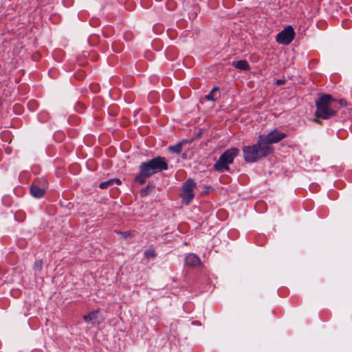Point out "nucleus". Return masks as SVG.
I'll return each mask as SVG.
<instances>
[{"label":"nucleus","mask_w":352,"mask_h":352,"mask_svg":"<svg viewBox=\"0 0 352 352\" xmlns=\"http://www.w3.org/2000/svg\"><path fill=\"white\" fill-rule=\"evenodd\" d=\"M228 164H226V162H224V161H221V158L219 157L218 161L215 163L214 167L215 170L220 171V172H223L225 170H228L229 168H228Z\"/></svg>","instance_id":"obj_15"},{"label":"nucleus","mask_w":352,"mask_h":352,"mask_svg":"<svg viewBox=\"0 0 352 352\" xmlns=\"http://www.w3.org/2000/svg\"><path fill=\"white\" fill-rule=\"evenodd\" d=\"M186 141L180 142L175 145L169 146L168 147V151L172 153H175L177 155L180 154L182 151L183 145L186 143Z\"/></svg>","instance_id":"obj_13"},{"label":"nucleus","mask_w":352,"mask_h":352,"mask_svg":"<svg viewBox=\"0 0 352 352\" xmlns=\"http://www.w3.org/2000/svg\"><path fill=\"white\" fill-rule=\"evenodd\" d=\"M72 167H73V168H76V167H77V166H76V165H73V166H72Z\"/></svg>","instance_id":"obj_30"},{"label":"nucleus","mask_w":352,"mask_h":352,"mask_svg":"<svg viewBox=\"0 0 352 352\" xmlns=\"http://www.w3.org/2000/svg\"><path fill=\"white\" fill-rule=\"evenodd\" d=\"M285 83V80H282V79H278L276 80V82L275 84L278 86H280V85H283Z\"/></svg>","instance_id":"obj_23"},{"label":"nucleus","mask_w":352,"mask_h":352,"mask_svg":"<svg viewBox=\"0 0 352 352\" xmlns=\"http://www.w3.org/2000/svg\"><path fill=\"white\" fill-rule=\"evenodd\" d=\"M336 100L329 94H324L316 100V110L315 115L318 118L329 119L336 114V111L333 105Z\"/></svg>","instance_id":"obj_2"},{"label":"nucleus","mask_w":352,"mask_h":352,"mask_svg":"<svg viewBox=\"0 0 352 352\" xmlns=\"http://www.w3.org/2000/svg\"><path fill=\"white\" fill-rule=\"evenodd\" d=\"M271 142H268L263 138L259 137L258 140V145L260 146L261 153H262L263 157H265L272 152L273 149L271 146Z\"/></svg>","instance_id":"obj_8"},{"label":"nucleus","mask_w":352,"mask_h":352,"mask_svg":"<svg viewBox=\"0 0 352 352\" xmlns=\"http://www.w3.org/2000/svg\"><path fill=\"white\" fill-rule=\"evenodd\" d=\"M227 179H228V177H219V179H220L221 182H222V183L226 182L225 180H226Z\"/></svg>","instance_id":"obj_27"},{"label":"nucleus","mask_w":352,"mask_h":352,"mask_svg":"<svg viewBox=\"0 0 352 352\" xmlns=\"http://www.w3.org/2000/svg\"><path fill=\"white\" fill-rule=\"evenodd\" d=\"M286 136L287 135L285 133L279 131L278 129H274V131L270 132L267 135H261L260 137L263 138L268 142L275 144L283 140Z\"/></svg>","instance_id":"obj_6"},{"label":"nucleus","mask_w":352,"mask_h":352,"mask_svg":"<svg viewBox=\"0 0 352 352\" xmlns=\"http://www.w3.org/2000/svg\"><path fill=\"white\" fill-rule=\"evenodd\" d=\"M99 311L94 310L89 312L87 315L83 316V319L85 322L94 324L96 319L98 318Z\"/></svg>","instance_id":"obj_12"},{"label":"nucleus","mask_w":352,"mask_h":352,"mask_svg":"<svg viewBox=\"0 0 352 352\" xmlns=\"http://www.w3.org/2000/svg\"><path fill=\"white\" fill-rule=\"evenodd\" d=\"M233 66L236 69L243 71H248L250 69V65L247 60H240L236 62L233 63Z\"/></svg>","instance_id":"obj_14"},{"label":"nucleus","mask_w":352,"mask_h":352,"mask_svg":"<svg viewBox=\"0 0 352 352\" xmlns=\"http://www.w3.org/2000/svg\"><path fill=\"white\" fill-rule=\"evenodd\" d=\"M295 32L291 25H288L276 35V42L283 45H289L294 38Z\"/></svg>","instance_id":"obj_5"},{"label":"nucleus","mask_w":352,"mask_h":352,"mask_svg":"<svg viewBox=\"0 0 352 352\" xmlns=\"http://www.w3.org/2000/svg\"><path fill=\"white\" fill-rule=\"evenodd\" d=\"M212 190V187L210 186H203V190L201 192V194L203 195H207L210 192V191Z\"/></svg>","instance_id":"obj_21"},{"label":"nucleus","mask_w":352,"mask_h":352,"mask_svg":"<svg viewBox=\"0 0 352 352\" xmlns=\"http://www.w3.org/2000/svg\"><path fill=\"white\" fill-rule=\"evenodd\" d=\"M144 256L147 258L155 257V251L153 250H147L144 252Z\"/></svg>","instance_id":"obj_20"},{"label":"nucleus","mask_w":352,"mask_h":352,"mask_svg":"<svg viewBox=\"0 0 352 352\" xmlns=\"http://www.w3.org/2000/svg\"><path fill=\"white\" fill-rule=\"evenodd\" d=\"M30 191L32 197L40 199L44 196L46 190L31 184L30 187Z\"/></svg>","instance_id":"obj_10"},{"label":"nucleus","mask_w":352,"mask_h":352,"mask_svg":"<svg viewBox=\"0 0 352 352\" xmlns=\"http://www.w3.org/2000/svg\"><path fill=\"white\" fill-rule=\"evenodd\" d=\"M314 121L316 122L317 123H318L320 124H321V122L318 119H314Z\"/></svg>","instance_id":"obj_28"},{"label":"nucleus","mask_w":352,"mask_h":352,"mask_svg":"<svg viewBox=\"0 0 352 352\" xmlns=\"http://www.w3.org/2000/svg\"><path fill=\"white\" fill-rule=\"evenodd\" d=\"M155 188V186L151 184L148 183L146 187L142 188L140 191V195L142 197H145L148 195L153 189Z\"/></svg>","instance_id":"obj_16"},{"label":"nucleus","mask_w":352,"mask_h":352,"mask_svg":"<svg viewBox=\"0 0 352 352\" xmlns=\"http://www.w3.org/2000/svg\"><path fill=\"white\" fill-rule=\"evenodd\" d=\"M339 103H340L342 106H346V104H347V102H346V100H344V99H340V100H339Z\"/></svg>","instance_id":"obj_25"},{"label":"nucleus","mask_w":352,"mask_h":352,"mask_svg":"<svg viewBox=\"0 0 352 352\" xmlns=\"http://www.w3.org/2000/svg\"><path fill=\"white\" fill-rule=\"evenodd\" d=\"M43 260L36 261L34 263V268L36 270L41 271L43 268Z\"/></svg>","instance_id":"obj_19"},{"label":"nucleus","mask_w":352,"mask_h":352,"mask_svg":"<svg viewBox=\"0 0 352 352\" xmlns=\"http://www.w3.org/2000/svg\"><path fill=\"white\" fill-rule=\"evenodd\" d=\"M196 188L197 183L190 177L182 185L179 197L183 204L188 206L192 203L195 196L194 190Z\"/></svg>","instance_id":"obj_3"},{"label":"nucleus","mask_w":352,"mask_h":352,"mask_svg":"<svg viewBox=\"0 0 352 352\" xmlns=\"http://www.w3.org/2000/svg\"><path fill=\"white\" fill-rule=\"evenodd\" d=\"M146 177H135V181L142 184L145 182Z\"/></svg>","instance_id":"obj_24"},{"label":"nucleus","mask_w":352,"mask_h":352,"mask_svg":"<svg viewBox=\"0 0 352 352\" xmlns=\"http://www.w3.org/2000/svg\"><path fill=\"white\" fill-rule=\"evenodd\" d=\"M112 182H111V179H109L107 181H105V182H101L100 184H99V187L101 188V189H106V188H108L109 187H111L112 186Z\"/></svg>","instance_id":"obj_18"},{"label":"nucleus","mask_w":352,"mask_h":352,"mask_svg":"<svg viewBox=\"0 0 352 352\" xmlns=\"http://www.w3.org/2000/svg\"><path fill=\"white\" fill-rule=\"evenodd\" d=\"M168 168V160L164 157L157 156L140 165L138 176H152Z\"/></svg>","instance_id":"obj_1"},{"label":"nucleus","mask_w":352,"mask_h":352,"mask_svg":"<svg viewBox=\"0 0 352 352\" xmlns=\"http://www.w3.org/2000/svg\"><path fill=\"white\" fill-rule=\"evenodd\" d=\"M122 235L124 238H127L129 236L131 235L129 232H124L122 233Z\"/></svg>","instance_id":"obj_26"},{"label":"nucleus","mask_w":352,"mask_h":352,"mask_svg":"<svg viewBox=\"0 0 352 352\" xmlns=\"http://www.w3.org/2000/svg\"><path fill=\"white\" fill-rule=\"evenodd\" d=\"M239 154V149L237 148H231L226 150L220 155L221 161H224L226 164H232L234 158Z\"/></svg>","instance_id":"obj_7"},{"label":"nucleus","mask_w":352,"mask_h":352,"mask_svg":"<svg viewBox=\"0 0 352 352\" xmlns=\"http://www.w3.org/2000/svg\"><path fill=\"white\" fill-rule=\"evenodd\" d=\"M111 179V182H112V185L113 186L114 184H117V185H120L122 184V182L120 179L118 178H112V179Z\"/></svg>","instance_id":"obj_22"},{"label":"nucleus","mask_w":352,"mask_h":352,"mask_svg":"<svg viewBox=\"0 0 352 352\" xmlns=\"http://www.w3.org/2000/svg\"><path fill=\"white\" fill-rule=\"evenodd\" d=\"M186 266L196 267L201 264L200 258L195 254H188L184 259Z\"/></svg>","instance_id":"obj_9"},{"label":"nucleus","mask_w":352,"mask_h":352,"mask_svg":"<svg viewBox=\"0 0 352 352\" xmlns=\"http://www.w3.org/2000/svg\"><path fill=\"white\" fill-rule=\"evenodd\" d=\"M18 215H19L18 214L15 215V218H16V219H18Z\"/></svg>","instance_id":"obj_29"},{"label":"nucleus","mask_w":352,"mask_h":352,"mask_svg":"<svg viewBox=\"0 0 352 352\" xmlns=\"http://www.w3.org/2000/svg\"><path fill=\"white\" fill-rule=\"evenodd\" d=\"M1 105V100L0 99V106Z\"/></svg>","instance_id":"obj_31"},{"label":"nucleus","mask_w":352,"mask_h":352,"mask_svg":"<svg viewBox=\"0 0 352 352\" xmlns=\"http://www.w3.org/2000/svg\"><path fill=\"white\" fill-rule=\"evenodd\" d=\"M219 87H213L210 92L207 96H206V99L207 100L214 101L216 100V98H214V94L219 91Z\"/></svg>","instance_id":"obj_17"},{"label":"nucleus","mask_w":352,"mask_h":352,"mask_svg":"<svg viewBox=\"0 0 352 352\" xmlns=\"http://www.w3.org/2000/svg\"><path fill=\"white\" fill-rule=\"evenodd\" d=\"M32 184L45 190L48 187V182L45 177H36Z\"/></svg>","instance_id":"obj_11"},{"label":"nucleus","mask_w":352,"mask_h":352,"mask_svg":"<svg viewBox=\"0 0 352 352\" xmlns=\"http://www.w3.org/2000/svg\"><path fill=\"white\" fill-rule=\"evenodd\" d=\"M243 153L244 160L249 163L256 162L263 158L258 142L255 144L243 146Z\"/></svg>","instance_id":"obj_4"}]
</instances>
